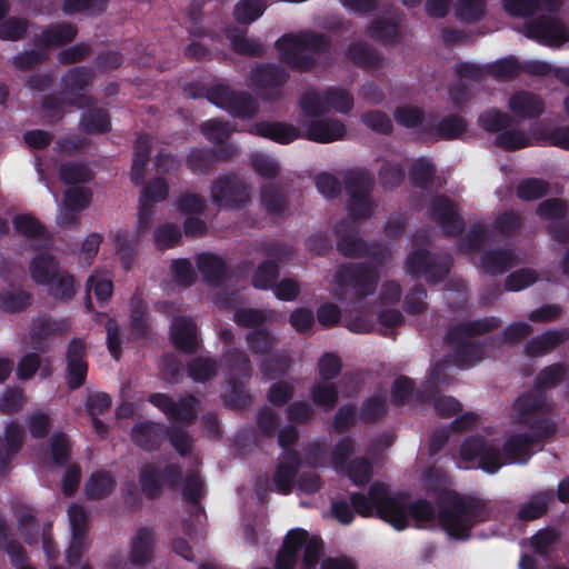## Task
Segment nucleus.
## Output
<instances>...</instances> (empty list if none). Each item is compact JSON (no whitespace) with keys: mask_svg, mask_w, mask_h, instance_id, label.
Listing matches in <instances>:
<instances>
[{"mask_svg":"<svg viewBox=\"0 0 569 569\" xmlns=\"http://www.w3.org/2000/svg\"><path fill=\"white\" fill-rule=\"evenodd\" d=\"M516 421L525 426H531L537 419V413L549 411L547 396L535 388L520 395L513 402Z\"/></svg>","mask_w":569,"mask_h":569,"instance_id":"nucleus-22","label":"nucleus"},{"mask_svg":"<svg viewBox=\"0 0 569 569\" xmlns=\"http://www.w3.org/2000/svg\"><path fill=\"white\" fill-rule=\"evenodd\" d=\"M24 436V429L18 421L7 423L0 436V476L10 471L12 460L23 447Z\"/></svg>","mask_w":569,"mask_h":569,"instance_id":"nucleus-21","label":"nucleus"},{"mask_svg":"<svg viewBox=\"0 0 569 569\" xmlns=\"http://www.w3.org/2000/svg\"><path fill=\"white\" fill-rule=\"evenodd\" d=\"M139 485L148 499L158 498L163 486L177 490L182 486V466L171 462L159 470L156 463L146 462L139 468Z\"/></svg>","mask_w":569,"mask_h":569,"instance_id":"nucleus-11","label":"nucleus"},{"mask_svg":"<svg viewBox=\"0 0 569 569\" xmlns=\"http://www.w3.org/2000/svg\"><path fill=\"white\" fill-rule=\"evenodd\" d=\"M401 497L403 503V513L406 517V528L409 525V517L418 522H429L436 517L433 505L427 499H418L413 502H409V495L406 492H398L393 495V498Z\"/></svg>","mask_w":569,"mask_h":569,"instance_id":"nucleus-44","label":"nucleus"},{"mask_svg":"<svg viewBox=\"0 0 569 569\" xmlns=\"http://www.w3.org/2000/svg\"><path fill=\"white\" fill-rule=\"evenodd\" d=\"M312 402L325 411H331L339 401L336 383H315L310 389Z\"/></svg>","mask_w":569,"mask_h":569,"instance_id":"nucleus-61","label":"nucleus"},{"mask_svg":"<svg viewBox=\"0 0 569 569\" xmlns=\"http://www.w3.org/2000/svg\"><path fill=\"white\" fill-rule=\"evenodd\" d=\"M12 224L17 233L32 240L51 241V236L47 227L31 213H19L12 219Z\"/></svg>","mask_w":569,"mask_h":569,"instance_id":"nucleus-41","label":"nucleus"},{"mask_svg":"<svg viewBox=\"0 0 569 569\" xmlns=\"http://www.w3.org/2000/svg\"><path fill=\"white\" fill-rule=\"evenodd\" d=\"M290 78L289 72L281 66L261 62L250 70V86L257 96L266 102H276L283 97V86Z\"/></svg>","mask_w":569,"mask_h":569,"instance_id":"nucleus-10","label":"nucleus"},{"mask_svg":"<svg viewBox=\"0 0 569 569\" xmlns=\"http://www.w3.org/2000/svg\"><path fill=\"white\" fill-rule=\"evenodd\" d=\"M71 322L68 318L54 319L49 315H41L34 318L30 326V338L33 349L44 353L48 351V340L54 336H61L70 329Z\"/></svg>","mask_w":569,"mask_h":569,"instance_id":"nucleus-17","label":"nucleus"},{"mask_svg":"<svg viewBox=\"0 0 569 569\" xmlns=\"http://www.w3.org/2000/svg\"><path fill=\"white\" fill-rule=\"evenodd\" d=\"M260 198L262 206L269 214L280 216L287 209L288 201L286 194L273 183L262 187Z\"/></svg>","mask_w":569,"mask_h":569,"instance_id":"nucleus-58","label":"nucleus"},{"mask_svg":"<svg viewBox=\"0 0 569 569\" xmlns=\"http://www.w3.org/2000/svg\"><path fill=\"white\" fill-rule=\"evenodd\" d=\"M553 490H542L533 495L528 502L523 503L517 513L518 519L522 521H532L542 517L553 500Z\"/></svg>","mask_w":569,"mask_h":569,"instance_id":"nucleus-47","label":"nucleus"},{"mask_svg":"<svg viewBox=\"0 0 569 569\" xmlns=\"http://www.w3.org/2000/svg\"><path fill=\"white\" fill-rule=\"evenodd\" d=\"M291 365L292 360L287 352H277L262 359L260 371L267 379L273 380L286 376Z\"/></svg>","mask_w":569,"mask_h":569,"instance_id":"nucleus-57","label":"nucleus"},{"mask_svg":"<svg viewBox=\"0 0 569 569\" xmlns=\"http://www.w3.org/2000/svg\"><path fill=\"white\" fill-rule=\"evenodd\" d=\"M467 130V121L459 114L443 117L433 128H423V132L435 133L441 140H453Z\"/></svg>","mask_w":569,"mask_h":569,"instance_id":"nucleus-48","label":"nucleus"},{"mask_svg":"<svg viewBox=\"0 0 569 569\" xmlns=\"http://www.w3.org/2000/svg\"><path fill=\"white\" fill-rule=\"evenodd\" d=\"M206 98L226 110L233 118L249 120L259 112L257 100L247 91H236L227 84H214L207 89Z\"/></svg>","mask_w":569,"mask_h":569,"instance_id":"nucleus-9","label":"nucleus"},{"mask_svg":"<svg viewBox=\"0 0 569 569\" xmlns=\"http://www.w3.org/2000/svg\"><path fill=\"white\" fill-rule=\"evenodd\" d=\"M450 342L449 345H451ZM453 350V363L460 369H467L475 366L483 359V346L479 341H466L460 339Z\"/></svg>","mask_w":569,"mask_h":569,"instance_id":"nucleus-46","label":"nucleus"},{"mask_svg":"<svg viewBox=\"0 0 569 569\" xmlns=\"http://www.w3.org/2000/svg\"><path fill=\"white\" fill-rule=\"evenodd\" d=\"M301 467V456L297 450L286 452L278 465L273 476L274 489L280 495H289L292 491L295 479Z\"/></svg>","mask_w":569,"mask_h":569,"instance_id":"nucleus-26","label":"nucleus"},{"mask_svg":"<svg viewBox=\"0 0 569 569\" xmlns=\"http://www.w3.org/2000/svg\"><path fill=\"white\" fill-rule=\"evenodd\" d=\"M527 36L547 47L559 48L569 40L565 23L550 14H541L526 26Z\"/></svg>","mask_w":569,"mask_h":569,"instance_id":"nucleus-16","label":"nucleus"},{"mask_svg":"<svg viewBox=\"0 0 569 569\" xmlns=\"http://www.w3.org/2000/svg\"><path fill=\"white\" fill-rule=\"evenodd\" d=\"M172 345L186 355H193L198 350L197 326L187 317H174L170 327Z\"/></svg>","mask_w":569,"mask_h":569,"instance_id":"nucleus-28","label":"nucleus"},{"mask_svg":"<svg viewBox=\"0 0 569 569\" xmlns=\"http://www.w3.org/2000/svg\"><path fill=\"white\" fill-rule=\"evenodd\" d=\"M347 133L345 123L337 118L311 120L306 130V138L318 143H330L343 139Z\"/></svg>","mask_w":569,"mask_h":569,"instance_id":"nucleus-29","label":"nucleus"},{"mask_svg":"<svg viewBox=\"0 0 569 569\" xmlns=\"http://www.w3.org/2000/svg\"><path fill=\"white\" fill-rule=\"evenodd\" d=\"M210 194L213 204L219 208H241L250 199L249 186L236 173L216 178Z\"/></svg>","mask_w":569,"mask_h":569,"instance_id":"nucleus-13","label":"nucleus"},{"mask_svg":"<svg viewBox=\"0 0 569 569\" xmlns=\"http://www.w3.org/2000/svg\"><path fill=\"white\" fill-rule=\"evenodd\" d=\"M249 380L228 378V390L223 395V402L231 409H243L252 402V397L246 389Z\"/></svg>","mask_w":569,"mask_h":569,"instance_id":"nucleus-52","label":"nucleus"},{"mask_svg":"<svg viewBox=\"0 0 569 569\" xmlns=\"http://www.w3.org/2000/svg\"><path fill=\"white\" fill-rule=\"evenodd\" d=\"M148 401L172 422L171 427H167L170 445L181 457L188 456L192 449V437L178 425L189 426L197 420L199 400L193 395L174 400L167 393L154 392L148 397Z\"/></svg>","mask_w":569,"mask_h":569,"instance_id":"nucleus-2","label":"nucleus"},{"mask_svg":"<svg viewBox=\"0 0 569 569\" xmlns=\"http://www.w3.org/2000/svg\"><path fill=\"white\" fill-rule=\"evenodd\" d=\"M508 107L513 116L521 119H537L545 111L543 100L538 94L526 90L511 94Z\"/></svg>","mask_w":569,"mask_h":569,"instance_id":"nucleus-31","label":"nucleus"},{"mask_svg":"<svg viewBox=\"0 0 569 569\" xmlns=\"http://www.w3.org/2000/svg\"><path fill=\"white\" fill-rule=\"evenodd\" d=\"M501 323V319L495 316L485 317L472 321H462L448 328L445 335V342H458L462 338L481 336L498 329Z\"/></svg>","mask_w":569,"mask_h":569,"instance_id":"nucleus-23","label":"nucleus"},{"mask_svg":"<svg viewBox=\"0 0 569 569\" xmlns=\"http://www.w3.org/2000/svg\"><path fill=\"white\" fill-rule=\"evenodd\" d=\"M327 110L333 109L340 113H349L355 104L353 96L346 89L329 87L323 90Z\"/></svg>","mask_w":569,"mask_h":569,"instance_id":"nucleus-62","label":"nucleus"},{"mask_svg":"<svg viewBox=\"0 0 569 569\" xmlns=\"http://www.w3.org/2000/svg\"><path fill=\"white\" fill-rule=\"evenodd\" d=\"M343 183L349 196L348 219L357 224L358 221L370 218L375 208L371 199L375 188L372 173L365 169L349 170L345 174Z\"/></svg>","mask_w":569,"mask_h":569,"instance_id":"nucleus-5","label":"nucleus"},{"mask_svg":"<svg viewBox=\"0 0 569 569\" xmlns=\"http://www.w3.org/2000/svg\"><path fill=\"white\" fill-rule=\"evenodd\" d=\"M281 63L297 72H309L317 66V59L303 53H329L331 40L329 37L315 31H305L298 34L286 33L274 43Z\"/></svg>","mask_w":569,"mask_h":569,"instance_id":"nucleus-3","label":"nucleus"},{"mask_svg":"<svg viewBox=\"0 0 569 569\" xmlns=\"http://www.w3.org/2000/svg\"><path fill=\"white\" fill-rule=\"evenodd\" d=\"M478 124L487 132L500 133L511 127L512 118L497 108H490L480 113Z\"/></svg>","mask_w":569,"mask_h":569,"instance_id":"nucleus-59","label":"nucleus"},{"mask_svg":"<svg viewBox=\"0 0 569 569\" xmlns=\"http://www.w3.org/2000/svg\"><path fill=\"white\" fill-rule=\"evenodd\" d=\"M94 73L89 67H73L61 77V87L66 93L83 91L92 84Z\"/></svg>","mask_w":569,"mask_h":569,"instance_id":"nucleus-49","label":"nucleus"},{"mask_svg":"<svg viewBox=\"0 0 569 569\" xmlns=\"http://www.w3.org/2000/svg\"><path fill=\"white\" fill-rule=\"evenodd\" d=\"M410 183L421 190L442 188V182L437 176L436 166L428 159L420 158L412 162L409 169Z\"/></svg>","mask_w":569,"mask_h":569,"instance_id":"nucleus-38","label":"nucleus"},{"mask_svg":"<svg viewBox=\"0 0 569 569\" xmlns=\"http://www.w3.org/2000/svg\"><path fill=\"white\" fill-rule=\"evenodd\" d=\"M14 516L18 521V529L24 542L32 545L38 541L39 528L36 523L33 510L27 506L16 508Z\"/></svg>","mask_w":569,"mask_h":569,"instance_id":"nucleus-60","label":"nucleus"},{"mask_svg":"<svg viewBox=\"0 0 569 569\" xmlns=\"http://www.w3.org/2000/svg\"><path fill=\"white\" fill-rule=\"evenodd\" d=\"M188 376L194 381L204 383L218 373V362L210 357H196L187 365Z\"/></svg>","mask_w":569,"mask_h":569,"instance_id":"nucleus-53","label":"nucleus"},{"mask_svg":"<svg viewBox=\"0 0 569 569\" xmlns=\"http://www.w3.org/2000/svg\"><path fill=\"white\" fill-rule=\"evenodd\" d=\"M267 8L264 0H240L233 9V17L240 24H250L259 19Z\"/></svg>","mask_w":569,"mask_h":569,"instance_id":"nucleus-63","label":"nucleus"},{"mask_svg":"<svg viewBox=\"0 0 569 569\" xmlns=\"http://www.w3.org/2000/svg\"><path fill=\"white\" fill-rule=\"evenodd\" d=\"M379 274L377 269L367 262H349L341 264L335 273V282L341 291L352 290L356 301H362L377 288Z\"/></svg>","mask_w":569,"mask_h":569,"instance_id":"nucleus-7","label":"nucleus"},{"mask_svg":"<svg viewBox=\"0 0 569 569\" xmlns=\"http://www.w3.org/2000/svg\"><path fill=\"white\" fill-rule=\"evenodd\" d=\"M366 33L382 44H397L402 38L401 20L397 17L376 18L367 27Z\"/></svg>","mask_w":569,"mask_h":569,"instance_id":"nucleus-32","label":"nucleus"},{"mask_svg":"<svg viewBox=\"0 0 569 569\" xmlns=\"http://www.w3.org/2000/svg\"><path fill=\"white\" fill-rule=\"evenodd\" d=\"M492 512L489 501L451 490L441 497L437 518L449 537L465 541L475 526L491 519Z\"/></svg>","mask_w":569,"mask_h":569,"instance_id":"nucleus-1","label":"nucleus"},{"mask_svg":"<svg viewBox=\"0 0 569 569\" xmlns=\"http://www.w3.org/2000/svg\"><path fill=\"white\" fill-rule=\"evenodd\" d=\"M429 216L441 229L445 237L457 238L465 231V220L458 204L446 194L435 196L429 204Z\"/></svg>","mask_w":569,"mask_h":569,"instance_id":"nucleus-15","label":"nucleus"},{"mask_svg":"<svg viewBox=\"0 0 569 569\" xmlns=\"http://www.w3.org/2000/svg\"><path fill=\"white\" fill-rule=\"evenodd\" d=\"M197 268L203 280L211 287H219L226 279L228 267L223 259L211 252L198 254Z\"/></svg>","mask_w":569,"mask_h":569,"instance_id":"nucleus-35","label":"nucleus"},{"mask_svg":"<svg viewBox=\"0 0 569 569\" xmlns=\"http://www.w3.org/2000/svg\"><path fill=\"white\" fill-rule=\"evenodd\" d=\"M460 456L466 461H479V467L489 472H497L507 461L503 450L490 445L481 436H470L460 447Z\"/></svg>","mask_w":569,"mask_h":569,"instance_id":"nucleus-14","label":"nucleus"},{"mask_svg":"<svg viewBox=\"0 0 569 569\" xmlns=\"http://www.w3.org/2000/svg\"><path fill=\"white\" fill-rule=\"evenodd\" d=\"M280 274V267L277 261L273 260H262L258 267L256 268L252 278L251 284L256 289L268 290L273 288Z\"/></svg>","mask_w":569,"mask_h":569,"instance_id":"nucleus-56","label":"nucleus"},{"mask_svg":"<svg viewBox=\"0 0 569 569\" xmlns=\"http://www.w3.org/2000/svg\"><path fill=\"white\" fill-rule=\"evenodd\" d=\"M337 250L347 258H363L369 253L368 243L359 236L356 223L349 219H341L335 226Z\"/></svg>","mask_w":569,"mask_h":569,"instance_id":"nucleus-19","label":"nucleus"},{"mask_svg":"<svg viewBox=\"0 0 569 569\" xmlns=\"http://www.w3.org/2000/svg\"><path fill=\"white\" fill-rule=\"evenodd\" d=\"M489 230L482 224H473L460 241L462 252L478 253L489 242Z\"/></svg>","mask_w":569,"mask_h":569,"instance_id":"nucleus-64","label":"nucleus"},{"mask_svg":"<svg viewBox=\"0 0 569 569\" xmlns=\"http://www.w3.org/2000/svg\"><path fill=\"white\" fill-rule=\"evenodd\" d=\"M154 546V533L152 529L142 527L134 536L131 550L130 562L133 566L142 567L151 561Z\"/></svg>","mask_w":569,"mask_h":569,"instance_id":"nucleus-39","label":"nucleus"},{"mask_svg":"<svg viewBox=\"0 0 569 569\" xmlns=\"http://www.w3.org/2000/svg\"><path fill=\"white\" fill-rule=\"evenodd\" d=\"M246 342L251 353L261 357H269L277 347L279 339L268 327L256 328L246 333Z\"/></svg>","mask_w":569,"mask_h":569,"instance_id":"nucleus-42","label":"nucleus"},{"mask_svg":"<svg viewBox=\"0 0 569 569\" xmlns=\"http://www.w3.org/2000/svg\"><path fill=\"white\" fill-rule=\"evenodd\" d=\"M29 271L31 279L40 286L53 283L59 276L60 267L57 258L50 253H39L30 262Z\"/></svg>","mask_w":569,"mask_h":569,"instance_id":"nucleus-37","label":"nucleus"},{"mask_svg":"<svg viewBox=\"0 0 569 569\" xmlns=\"http://www.w3.org/2000/svg\"><path fill=\"white\" fill-rule=\"evenodd\" d=\"M218 163L214 148H192L186 158L187 168L194 174H207Z\"/></svg>","mask_w":569,"mask_h":569,"instance_id":"nucleus-45","label":"nucleus"},{"mask_svg":"<svg viewBox=\"0 0 569 569\" xmlns=\"http://www.w3.org/2000/svg\"><path fill=\"white\" fill-rule=\"evenodd\" d=\"M353 512L368 518L373 513L390 523L397 530L406 529V517L401 497L393 498L388 487L382 482H375L368 489V495L351 492L349 496Z\"/></svg>","mask_w":569,"mask_h":569,"instance_id":"nucleus-4","label":"nucleus"},{"mask_svg":"<svg viewBox=\"0 0 569 569\" xmlns=\"http://www.w3.org/2000/svg\"><path fill=\"white\" fill-rule=\"evenodd\" d=\"M307 540V530L302 528L289 530L284 537L282 547L276 555L274 569H293Z\"/></svg>","mask_w":569,"mask_h":569,"instance_id":"nucleus-25","label":"nucleus"},{"mask_svg":"<svg viewBox=\"0 0 569 569\" xmlns=\"http://www.w3.org/2000/svg\"><path fill=\"white\" fill-rule=\"evenodd\" d=\"M506 12L515 18H530L539 11L556 13L562 0H502Z\"/></svg>","mask_w":569,"mask_h":569,"instance_id":"nucleus-30","label":"nucleus"},{"mask_svg":"<svg viewBox=\"0 0 569 569\" xmlns=\"http://www.w3.org/2000/svg\"><path fill=\"white\" fill-rule=\"evenodd\" d=\"M249 133L280 144L291 143L301 137L300 130L297 127L282 121L256 122L250 127Z\"/></svg>","mask_w":569,"mask_h":569,"instance_id":"nucleus-27","label":"nucleus"},{"mask_svg":"<svg viewBox=\"0 0 569 569\" xmlns=\"http://www.w3.org/2000/svg\"><path fill=\"white\" fill-rule=\"evenodd\" d=\"M569 340V327L558 330H548L540 336L533 337L525 346V353L528 357H539L557 348Z\"/></svg>","mask_w":569,"mask_h":569,"instance_id":"nucleus-36","label":"nucleus"},{"mask_svg":"<svg viewBox=\"0 0 569 569\" xmlns=\"http://www.w3.org/2000/svg\"><path fill=\"white\" fill-rule=\"evenodd\" d=\"M516 256L511 249L496 248L486 250L480 258L483 272L497 276L502 274L516 266Z\"/></svg>","mask_w":569,"mask_h":569,"instance_id":"nucleus-34","label":"nucleus"},{"mask_svg":"<svg viewBox=\"0 0 569 569\" xmlns=\"http://www.w3.org/2000/svg\"><path fill=\"white\" fill-rule=\"evenodd\" d=\"M129 328L137 339H146L151 330L148 305L139 291H136L130 299Z\"/></svg>","mask_w":569,"mask_h":569,"instance_id":"nucleus-33","label":"nucleus"},{"mask_svg":"<svg viewBox=\"0 0 569 569\" xmlns=\"http://www.w3.org/2000/svg\"><path fill=\"white\" fill-rule=\"evenodd\" d=\"M114 477L106 470L94 471L84 485L86 496L91 500H101L109 497L116 489Z\"/></svg>","mask_w":569,"mask_h":569,"instance_id":"nucleus-43","label":"nucleus"},{"mask_svg":"<svg viewBox=\"0 0 569 569\" xmlns=\"http://www.w3.org/2000/svg\"><path fill=\"white\" fill-rule=\"evenodd\" d=\"M450 268V256L440 257L427 249L412 250L405 260V269L411 277L423 276L426 281L431 284L443 281L449 274Z\"/></svg>","mask_w":569,"mask_h":569,"instance_id":"nucleus-12","label":"nucleus"},{"mask_svg":"<svg viewBox=\"0 0 569 569\" xmlns=\"http://www.w3.org/2000/svg\"><path fill=\"white\" fill-rule=\"evenodd\" d=\"M78 34V28L71 22H57L48 26L33 39V44L41 51L58 48L72 42Z\"/></svg>","mask_w":569,"mask_h":569,"instance_id":"nucleus-24","label":"nucleus"},{"mask_svg":"<svg viewBox=\"0 0 569 569\" xmlns=\"http://www.w3.org/2000/svg\"><path fill=\"white\" fill-rule=\"evenodd\" d=\"M222 360L228 378L244 380L251 378V361L244 351L238 348H229L223 352Z\"/></svg>","mask_w":569,"mask_h":569,"instance_id":"nucleus-40","label":"nucleus"},{"mask_svg":"<svg viewBox=\"0 0 569 569\" xmlns=\"http://www.w3.org/2000/svg\"><path fill=\"white\" fill-rule=\"evenodd\" d=\"M567 376V367L561 363H552L541 369L535 379L533 388L545 392L547 389H552L565 381Z\"/></svg>","mask_w":569,"mask_h":569,"instance_id":"nucleus-55","label":"nucleus"},{"mask_svg":"<svg viewBox=\"0 0 569 569\" xmlns=\"http://www.w3.org/2000/svg\"><path fill=\"white\" fill-rule=\"evenodd\" d=\"M347 58L361 68H378L381 64V54L366 42H352L348 46Z\"/></svg>","mask_w":569,"mask_h":569,"instance_id":"nucleus-50","label":"nucleus"},{"mask_svg":"<svg viewBox=\"0 0 569 569\" xmlns=\"http://www.w3.org/2000/svg\"><path fill=\"white\" fill-rule=\"evenodd\" d=\"M80 128L87 134L106 133L111 129L110 114L104 108H90L82 113Z\"/></svg>","mask_w":569,"mask_h":569,"instance_id":"nucleus-51","label":"nucleus"},{"mask_svg":"<svg viewBox=\"0 0 569 569\" xmlns=\"http://www.w3.org/2000/svg\"><path fill=\"white\" fill-rule=\"evenodd\" d=\"M87 351L82 339L72 338L66 352V382L70 390H77L86 382L88 375Z\"/></svg>","mask_w":569,"mask_h":569,"instance_id":"nucleus-18","label":"nucleus"},{"mask_svg":"<svg viewBox=\"0 0 569 569\" xmlns=\"http://www.w3.org/2000/svg\"><path fill=\"white\" fill-rule=\"evenodd\" d=\"M130 439L136 447L146 451L159 450L167 439V426L152 420H142L132 427Z\"/></svg>","mask_w":569,"mask_h":569,"instance_id":"nucleus-20","label":"nucleus"},{"mask_svg":"<svg viewBox=\"0 0 569 569\" xmlns=\"http://www.w3.org/2000/svg\"><path fill=\"white\" fill-rule=\"evenodd\" d=\"M557 431L555 422L549 418H539L522 433L510 436L502 450L507 462L526 463L532 456L531 448L550 439Z\"/></svg>","mask_w":569,"mask_h":569,"instance_id":"nucleus-6","label":"nucleus"},{"mask_svg":"<svg viewBox=\"0 0 569 569\" xmlns=\"http://www.w3.org/2000/svg\"><path fill=\"white\" fill-rule=\"evenodd\" d=\"M449 363L437 362L428 377L427 382L417 391V399L422 402L433 401L435 410L439 417L450 418L462 410L461 403L451 396H439V387L449 385L451 379L446 373Z\"/></svg>","mask_w":569,"mask_h":569,"instance_id":"nucleus-8","label":"nucleus"},{"mask_svg":"<svg viewBox=\"0 0 569 569\" xmlns=\"http://www.w3.org/2000/svg\"><path fill=\"white\" fill-rule=\"evenodd\" d=\"M487 72L496 80H515L521 73V62L515 56H508L492 63H488Z\"/></svg>","mask_w":569,"mask_h":569,"instance_id":"nucleus-54","label":"nucleus"}]
</instances>
